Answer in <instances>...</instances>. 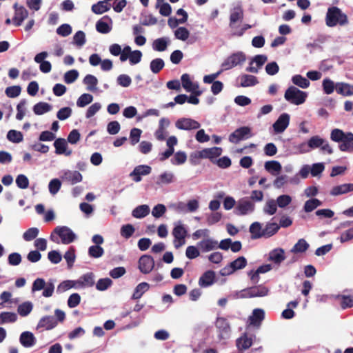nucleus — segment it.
<instances>
[{"mask_svg":"<svg viewBox=\"0 0 353 353\" xmlns=\"http://www.w3.org/2000/svg\"><path fill=\"white\" fill-rule=\"evenodd\" d=\"M330 139L332 141L340 143L339 148L342 152H353V133L344 132L342 130L335 128L331 131Z\"/></svg>","mask_w":353,"mask_h":353,"instance_id":"nucleus-1","label":"nucleus"},{"mask_svg":"<svg viewBox=\"0 0 353 353\" xmlns=\"http://www.w3.org/2000/svg\"><path fill=\"white\" fill-rule=\"evenodd\" d=\"M325 21L327 26L334 27L337 24L344 26L347 23L348 20L347 15L338 7L332 6L327 10Z\"/></svg>","mask_w":353,"mask_h":353,"instance_id":"nucleus-2","label":"nucleus"},{"mask_svg":"<svg viewBox=\"0 0 353 353\" xmlns=\"http://www.w3.org/2000/svg\"><path fill=\"white\" fill-rule=\"evenodd\" d=\"M284 97L286 101L292 104L301 105L305 101L307 93L294 86H290L285 90Z\"/></svg>","mask_w":353,"mask_h":353,"instance_id":"nucleus-3","label":"nucleus"},{"mask_svg":"<svg viewBox=\"0 0 353 353\" xmlns=\"http://www.w3.org/2000/svg\"><path fill=\"white\" fill-rule=\"evenodd\" d=\"M269 293V289L263 285H255L243 290L240 297L243 299L263 297Z\"/></svg>","mask_w":353,"mask_h":353,"instance_id":"nucleus-4","label":"nucleus"},{"mask_svg":"<svg viewBox=\"0 0 353 353\" xmlns=\"http://www.w3.org/2000/svg\"><path fill=\"white\" fill-rule=\"evenodd\" d=\"M246 59L245 54L242 52L233 53L229 56L222 63L223 70H230L238 65L242 64Z\"/></svg>","mask_w":353,"mask_h":353,"instance_id":"nucleus-5","label":"nucleus"},{"mask_svg":"<svg viewBox=\"0 0 353 353\" xmlns=\"http://www.w3.org/2000/svg\"><path fill=\"white\" fill-rule=\"evenodd\" d=\"M255 205L250 199L243 198L237 201L234 209V214L238 216H244L254 211Z\"/></svg>","mask_w":353,"mask_h":353,"instance_id":"nucleus-6","label":"nucleus"},{"mask_svg":"<svg viewBox=\"0 0 353 353\" xmlns=\"http://www.w3.org/2000/svg\"><path fill=\"white\" fill-rule=\"evenodd\" d=\"M252 137L251 128L248 126H243L237 128L229 136V141L233 143H238L241 140L248 139Z\"/></svg>","mask_w":353,"mask_h":353,"instance_id":"nucleus-7","label":"nucleus"},{"mask_svg":"<svg viewBox=\"0 0 353 353\" xmlns=\"http://www.w3.org/2000/svg\"><path fill=\"white\" fill-rule=\"evenodd\" d=\"M61 239L63 244H69L73 242L76 238L75 234L67 226H57L53 231Z\"/></svg>","mask_w":353,"mask_h":353,"instance_id":"nucleus-8","label":"nucleus"},{"mask_svg":"<svg viewBox=\"0 0 353 353\" xmlns=\"http://www.w3.org/2000/svg\"><path fill=\"white\" fill-rule=\"evenodd\" d=\"M247 265V260L244 256H239L236 260L232 261L228 266L223 268L221 271L222 275H228L234 272L244 268Z\"/></svg>","mask_w":353,"mask_h":353,"instance_id":"nucleus-9","label":"nucleus"},{"mask_svg":"<svg viewBox=\"0 0 353 353\" xmlns=\"http://www.w3.org/2000/svg\"><path fill=\"white\" fill-rule=\"evenodd\" d=\"M175 125L176 128L183 130H196L201 126L198 121L191 118H181L176 121Z\"/></svg>","mask_w":353,"mask_h":353,"instance_id":"nucleus-10","label":"nucleus"},{"mask_svg":"<svg viewBox=\"0 0 353 353\" xmlns=\"http://www.w3.org/2000/svg\"><path fill=\"white\" fill-rule=\"evenodd\" d=\"M154 267V259L150 255H143L139 260V269L143 274L150 273Z\"/></svg>","mask_w":353,"mask_h":353,"instance_id":"nucleus-11","label":"nucleus"},{"mask_svg":"<svg viewBox=\"0 0 353 353\" xmlns=\"http://www.w3.org/2000/svg\"><path fill=\"white\" fill-rule=\"evenodd\" d=\"M14 16L12 18L13 23L16 26L21 25L24 19L28 16V10L22 6H18L17 3L14 4Z\"/></svg>","mask_w":353,"mask_h":353,"instance_id":"nucleus-12","label":"nucleus"},{"mask_svg":"<svg viewBox=\"0 0 353 353\" xmlns=\"http://www.w3.org/2000/svg\"><path fill=\"white\" fill-rule=\"evenodd\" d=\"M152 168L147 165H140L134 168L133 171L130 174V176L135 182L141 181V176H145L150 174Z\"/></svg>","mask_w":353,"mask_h":353,"instance_id":"nucleus-13","label":"nucleus"},{"mask_svg":"<svg viewBox=\"0 0 353 353\" xmlns=\"http://www.w3.org/2000/svg\"><path fill=\"white\" fill-rule=\"evenodd\" d=\"M216 327L219 332L221 339L227 338L230 332V326L227 319L224 317H218L215 323Z\"/></svg>","mask_w":353,"mask_h":353,"instance_id":"nucleus-14","label":"nucleus"},{"mask_svg":"<svg viewBox=\"0 0 353 353\" xmlns=\"http://www.w3.org/2000/svg\"><path fill=\"white\" fill-rule=\"evenodd\" d=\"M268 57L264 54L256 55L253 59L250 62V65L246 68V71L252 73H257L258 68L267 61Z\"/></svg>","mask_w":353,"mask_h":353,"instance_id":"nucleus-15","label":"nucleus"},{"mask_svg":"<svg viewBox=\"0 0 353 353\" xmlns=\"http://www.w3.org/2000/svg\"><path fill=\"white\" fill-rule=\"evenodd\" d=\"M289 123L290 115L288 113H283L273 124L274 130L276 133H281L288 128Z\"/></svg>","mask_w":353,"mask_h":353,"instance_id":"nucleus-16","label":"nucleus"},{"mask_svg":"<svg viewBox=\"0 0 353 353\" xmlns=\"http://www.w3.org/2000/svg\"><path fill=\"white\" fill-rule=\"evenodd\" d=\"M95 275L93 272H90L81 275L77 280L79 289L91 288L94 285Z\"/></svg>","mask_w":353,"mask_h":353,"instance_id":"nucleus-17","label":"nucleus"},{"mask_svg":"<svg viewBox=\"0 0 353 353\" xmlns=\"http://www.w3.org/2000/svg\"><path fill=\"white\" fill-rule=\"evenodd\" d=\"M83 176L79 171H65L61 176V179L63 181L70 183L74 185L82 181Z\"/></svg>","mask_w":353,"mask_h":353,"instance_id":"nucleus-18","label":"nucleus"},{"mask_svg":"<svg viewBox=\"0 0 353 353\" xmlns=\"http://www.w3.org/2000/svg\"><path fill=\"white\" fill-rule=\"evenodd\" d=\"M57 325V321L53 316H45L42 317L37 326V329L44 328L46 330L53 329Z\"/></svg>","mask_w":353,"mask_h":353,"instance_id":"nucleus-19","label":"nucleus"},{"mask_svg":"<svg viewBox=\"0 0 353 353\" xmlns=\"http://www.w3.org/2000/svg\"><path fill=\"white\" fill-rule=\"evenodd\" d=\"M19 341L24 347H30L36 344L37 339L31 332L25 331L21 334Z\"/></svg>","mask_w":353,"mask_h":353,"instance_id":"nucleus-20","label":"nucleus"},{"mask_svg":"<svg viewBox=\"0 0 353 353\" xmlns=\"http://www.w3.org/2000/svg\"><path fill=\"white\" fill-rule=\"evenodd\" d=\"M243 10L241 6L234 7L230 13L229 19V26H232L233 24H236L238 22H241L243 19Z\"/></svg>","mask_w":353,"mask_h":353,"instance_id":"nucleus-21","label":"nucleus"},{"mask_svg":"<svg viewBox=\"0 0 353 353\" xmlns=\"http://www.w3.org/2000/svg\"><path fill=\"white\" fill-rule=\"evenodd\" d=\"M215 272L212 270H208L204 272L199 278V284L202 288L208 287L212 285L215 280Z\"/></svg>","mask_w":353,"mask_h":353,"instance_id":"nucleus-22","label":"nucleus"},{"mask_svg":"<svg viewBox=\"0 0 353 353\" xmlns=\"http://www.w3.org/2000/svg\"><path fill=\"white\" fill-rule=\"evenodd\" d=\"M197 245L203 252H207L218 248V242L211 239H206L199 241Z\"/></svg>","mask_w":353,"mask_h":353,"instance_id":"nucleus-23","label":"nucleus"},{"mask_svg":"<svg viewBox=\"0 0 353 353\" xmlns=\"http://www.w3.org/2000/svg\"><path fill=\"white\" fill-rule=\"evenodd\" d=\"M222 153V148L219 147H213L211 148H206L199 152V157L214 159L219 157Z\"/></svg>","mask_w":353,"mask_h":353,"instance_id":"nucleus-24","label":"nucleus"},{"mask_svg":"<svg viewBox=\"0 0 353 353\" xmlns=\"http://www.w3.org/2000/svg\"><path fill=\"white\" fill-rule=\"evenodd\" d=\"M264 318L265 312L263 310L256 308L253 310L252 315L250 316L249 319L251 325L259 327Z\"/></svg>","mask_w":353,"mask_h":353,"instance_id":"nucleus-25","label":"nucleus"},{"mask_svg":"<svg viewBox=\"0 0 353 353\" xmlns=\"http://www.w3.org/2000/svg\"><path fill=\"white\" fill-rule=\"evenodd\" d=\"M252 337H249L246 333H244L236 340V347L239 350H248L252 346Z\"/></svg>","mask_w":353,"mask_h":353,"instance_id":"nucleus-26","label":"nucleus"},{"mask_svg":"<svg viewBox=\"0 0 353 353\" xmlns=\"http://www.w3.org/2000/svg\"><path fill=\"white\" fill-rule=\"evenodd\" d=\"M352 191H353V183H345L333 187L330 191V194L339 196Z\"/></svg>","mask_w":353,"mask_h":353,"instance_id":"nucleus-27","label":"nucleus"},{"mask_svg":"<svg viewBox=\"0 0 353 353\" xmlns=\"http://www.w3.org/2000/svg\"><path fill=\"white\" fill-rule=\"evenodd\" d=\"M285 259L284 250L277 248L272 250L269 254L268 260L276 264H280Z\"/></svg>","mask_w":353,"mask_h":353,"instance_id":"nucleus-28","label":"nucleus"},{"mask_svg":"<svg viewBox=\"0 0 353 353\" xmlns=\"http://www.w3.org/2000/svg\"><path fill=\"white\" fill-rule=\"evenodd\" d=\"M54 146L55 148V152L57 154H65L67 156L71 154V151H66L67 149V142L63 138H59L55 140L54 142Z\"/></svg>","mask_w":353,"mask_h":353,"instance_id":"nucleus-29","label":"nucleus"},{"mask_svg":"<svg viewBox=\"0 0 353 353\" xmlns=\"http://www.w3.org/2000/svg\"><path fill=\"white\" fill-rule=\"evenodd\" d=\"M336 90L338 94L343 96L353 95V85L347 83H337L336 84Z\"/></svg>","mask_w":353,"mask_h":353,"instance_id":"nucleus-30","label":"nucleus"},{"mask_svg":"<svg viewBox=\"0 0 353 353\" xmlns=\"http://www.w3.org/2000/svg\"><path fill=\"white\" fill-rule=\"evenodd\" d=\"M110 9V4L108 2L103 1H100L95 4L92 6L91 10L92 11L97 14H101Z\"/></svg>","mask_w":353,"mask_h":353,"instance_id":"nucleus-31","label":"nucleus"},{"mask_svg":"<svg viewBox=\"0 0 353 353\" xmlns=\"http://www.w3.org/2000/svg\"><path fill=\"white\" fill-rule=\"evenodd\" d=\"M170 40L167 37H161L155 39L152 43V48L155 51H165L169 44Z\"/></svg>","mask_w":353,"mask_h":353,"instance_id":"nucleus-32","label":"nucleus"},{"mask_svg":"<svg viewBox=\"0 0 353 353\" xmlns=\"http://www.w3.org/2000/svg\"><path fill=\"white\" fill-rule=\"evenodd\" d=\"M83 83L87 85V90L95 92L97 90L98 79L92 74H87L83 79Z\"/></svg>","mask_w":353,"mask_h":353,"instance_id":"nucleus-33","label":"nucleus"},{"mask_svg":"<svg viewBox=\"0 0 353 353\" xmlns=\"http://www.w3.org/2000/svg\"><path fill=\"white\" fill-rule=\"evenodd\" d=\"M265 169L272 174L276 175L281 170L282 167L277 161H269L265 163Z\"/></svg>","mask_w":353,"mask_h":353,"instance_id":"nucleus-34","label":"nucleus"},{"mask_svg":"<svg viewBox=\"0 0 353 353\" xmlns=\"http://www.w3.org/2000/svg\"><path fill=\"white\" fill-rule=\"evenodd\" d=\"M150 213V208L147 205H141L135 208L132 215L137 219H141L146 216Z\"/></svg>","mask_w":353,"mask_h":353,"instance_id":"nucleus-35","label":"nucleus"},{"mask_svg":"<svg viewBox=\"0 0 353 353\" xmlns=\"http://www.w3.org/2000/svg\"><path fill=\"white\" fill-rule=\"evenodd\" d=\"M52 110V105L46 102H39L33 107V111L37 115H41Z\"/></svg>","mask_w":353,"mask_h":353,"instance_id":"nucleus-36","label":"nucleus"},{"mask_svg":"<svg viewBox=\"0 0 353 353\" xmlns=\"http://www.w3.org/2000/svg\"><path fill=\"white\" fill-rule=\"evenodd\" d=\"M259 83L257 78L253 75L243 74L241 76V86H254Z\"/></svg>","mask_w":353,"mask_h":353,"instance_id":"nucleus-37","label":"nucleus"},{"mask_svg":"<svg viewBox=\"0 0 353 353\" xmlns=\"http://www.w3.org/2000/svg\"><path fill=\"white\" fill-rule=\"evenodd\" d=\"M149 288H150L149 284L145 283V282H143V283H139L136 287V288H135V290L134 291V293L132 294V299H134V300L140 299L142 296V295L146 291L148 290Z\"/></svg>","mask_w":353,"mask_h":353,"instance_id":"nucleus-38","label":"nucleus"},{"mask_svg":"<svg viewBox=\"0 0 353 353\" xmlns=\"http://www.w3.org/2000/svg\"><path fill=\"white\" fill-rule=\"evenodd\" d=\"M263 212L268 215H273L276 212L277 210V205L276 203V201L274 199H268L264 207H263Z\"/></svg>","mask_w":353,"mask_h":353,"instance_id":"nucleus-39","label":"nucleus"},{"mask_svg":"<svg viewBox=\"0 0 353 353\" xmlns=\"http://www.w3.org/2000/svg\"><path fill=\"white\" fill-rule=\"evenodd\" d=\"M187 234V230L181 223L176 225L172 230V235L174 236V239H185Z\"/></svg>","mask_w":353,"mask_h":353,"instance_id":"nucleus-40","label":"nucleus"},{"mask_svg":"<svg viewBox=\"0 0 353 353\" xmlns=\"http://www.w3.org/2000/svg\"><path fill=\"white\" fill-rule=\"evenodd\" d=\"M250 232L252 234V239H259L264 236L263 230L261 231V225L259 222H254L251 224Z\"/></svg>","mask_w":353,"mask_h":353,"instance_id":"nucleus-41","label":"nucleus"},{"mask_svg":"<svg viewBox=\"0 0 353 353\" xmlns=\"http://www.w3.org/2000/svg\"><path fill=\"white\" fill-rule=\"evenodd\" d=\"M164 61L161 58H156L150 62V68L154 74L159 73L164 67Z\"/></svg>","mask_w":353,"mask_h":353,"instance_id":"nucleus-42","label":"nucleus"},{"mask_svg":"<svg viewBox=\"0 0 353 353\" xmlns=\"http://www.w3.org/2000/svg\"><path fill=\"white\" fill-rule=\"evenodd\" d=\"M17 316L15 313L3 312L0 314V325L6 323H14L17 321Z\"/></svg>","mask_w":353,"mask_h":353,"instance_id":"nucleus-43","label":"nucleus"},{"mask_svg":"<svg viewBox=\"0 0 353 353\" xmlns=\"http://www.w3.org/2000/svg\"><path fill=\"white\" fill-rule=\"evenodd\" d=\"M309 248V244L303 239H299L293 246L291 252L293 253H302L305 252Z\"/></svg>","mask_w":353,"mask_h":353,"instance_id":"nucleus-44","label":"nucleus"},{"mask_svg":"<svg viewBox=\"0 0 353 353\" xmlns=\"http://www.w3.org/2000/svg\"><path fill=\"white\" fill-rule=\"evenodd\" d=\"M23 134L20 131L15 130H9L7 134V139L12 143H20L23 141Z\"/></svg>","mask_w":353,"mask_h":353,"instance_id":"nucleus-45","label":"nucleus"},{"mask_svg":"<svg viewBox=\"0 0 353 353\" xmlns=\"http://www.w3.org/2000/svg\"><path fill=\"white\" fill-rule=\"evenodd\" d=\"M292 81L294 84L298 85L301 88H307L310 85L309 80L300 74L294 75L292 77Z\"/></svg>","mask_w":353,"mask_h":353,"instance_id":"nucleus-46","label":"nucleus"},{"mask_svg":"<svg viewBox=\"0 0 353 353\" xmlns=\"http://www.w3.org/2000/svg\"><path fill=\"white\" fill-rule=\"evenodd\" d=\"M322 202L317 199H311L307 200L304 205V210L306 212H310L317 207L321 205Z\"/></svg>","mask_w":353,"mask_h":353,"instance_id":"nucleus-47","label":"nucleus"},{"mask_svg":"<svg viewBox=\"0 0 353 353\" xmlns=\"http://www.w3.org/2000/svg\"><path fill=\"white\" fill-rule=\"evenodd\" d=\"M32 310V304L31 302L27 301L19 305L17 308V312L21 316H26L29 314Z\"/></svg>","mask_w":353,"mask_h":353,"instance_id":"nucleus-48","label":"nucleus"},{"mask_svg":"<svg viewBox=\"0 0 353 353\" xmlns=\"http://www.w3.org/2000/svg\"><path fill=\"white\" fill-rule=\"evenodd\" d=\"M280 229V226L276 223H268L263 230L264 236H271L276 234Z\"/></svg>","mask_w":353,"mask_h":353,"instance_id":"nucleus-49","label":"nucleus"},{"mask_svg":"<svg viewBox=\"0 0 353 353\" xmlns=\"http://www.w3.org/2000/svg\"><path fill=\"white\" fill-rule=\"evenodd\" d=\"M338 298L341 299V307L343 309L353 307V296L350 295H339Z\"/></svg>","mask_w":353,"mask_h":353,"instance_id":"nucleus-50","label":"nucleus"},{"mask_svg":"<svg viewBox=\"0 0 353 353\" xmlns=\"http://www.w3.org/2000/svg\"><path fill=\"white\" fill-rule=\"evenodd\" d=\"M174 181V174L170 172H163L159 175L157 184H169Z\"/></svg>","mask_w":353,"mask_h":353,"instance_id":"nucleus-51","label":"nucleus"},{"mask_svg":"<svg viewBox=\"0 0 353 353\" xmlns=\"http://www.w3.org/2000/svg\"><path fill=\"white\" fill-rule=\"evenodd\" d=\"M93 100V97L90 94L84 93L81 94L77 101L79 107L83 108L90 103Z\"/></svg>","mask_w":353,"mask_h":353,"instance_id":"nucleus-52","label":"nucleus"},{"mask_svg":"<svg viewBox=\"0 0 353 353\" xmlns=\"http://www.w3.org/2000/svg\"><path fill=\"white\" fill-rule=\"evenodd\" d=\"M323 143H325V139L319 136H314L308 140L307 145L312 149H315L320 148L321 145H323Z\"/></svg>","mask_w":353,"mask_h":353,"instance_id":"nucleus-53","label":"nucleus"},{"mask_svg":"<svg viewBox=\"0 0 353 353\" xmlns=\"http://www.w3.org/2000/svg\"><path fill=\"white\" fill-rule=\"evenodd\" d=\"M134 231H135V229L132 225L126 224V225H123L121 227L120 234H121V236H123V238L129 239L133 235Z\"/></svg>","mask_w":353,"mask_h":353,"instance_id":"nucleus-54","label":"nucleus"},{"mask_svg":"<svg viewBox=\"0 0 353 353\" xmlns=\"http://www.w3.org/2000/svg\"><path fill=\"white\" fill-rule=\"evenodd\" d=\"M104 250L100 245H92L88 249V254L92 258H99L103 256Z\"/></svg>","mask_w":353,"mask_h":353,"instance_id":"nucleus-55","label":"nucleus"},{"mask_svg":"<svg viewBox=\"0 0 353 353\" xmlns=\"http://www.w3.org/2000/svg\"><path fill=\"white\" fill-rule=\"evenodd\" d=\"M75 258V249L73 247H70L64 254V259L67 261L69 268L72 267Z\"/></svg>","mask_w":353,"mask_h":353,"instance_id":"nucleus-56","label":"nucleus"},{"mask_svg":"<svg viewBox=\"0 0 353 353\" xmlns=\"http://www.w3.org/2000/svg\"><path fill=\"white\" fill-rule=\"evenodd\" d=\"M276 203L279 208H283L292 202V197L287 194L280 195L277 197Z\"/></svg>","mask_w":353,"mask_h":353,"instance_id":"nucleus-57","label":"nucleus"},{"mask_svg":"<svg viewBox=\"0 0 353 353\" xmlns=\"http://www.w3.org/2000/svg\"><path fill=\"white\" fill-rule=\"evenodd\" d=\"M112 284V281L109 278L100 279L96 284V288L99 291H104L110 287Z\"/></svg>","mask_w":353,"mask_h":353,"instance_id":"nucleus-58","label":"nucleus"},{"mask_svg":"<svg viewBox=\"0 0 353 353\" xmlns=\"http://www.w3.org/2000/svg\"><path fill=\"white\" fill-rule=\"evenodd\" d=\"M322 85L323 91L326 94H332L334 92V88L336 89V85H334V81L327 78L323 81Z\"/></svg>","mask_w":353,"mask_h":353,"instance_id":"nucleus-59","label":"nucleus"},{"mask_svg":"<svg viewBox=\"0 0 353 353\" xmlns=\"http://www.w3.org/2000/svg\"><path fill=\"white\" fill-rule=\"evenodd\" d=\"M174 35L176 39L181 41H185L190 36V32L185 27H179L175 30Z\"/></svg>","mask_w":353,"mask_h":353,"instance_id":"nucleus-60","label":"nucleus"},{"mask_svg":"<svg viewBox=\"0 0 353 353\" xmlns=\"http://www.w3.org/2000/svg\"><path fill=\"white\" fill-rule=\"evenodd\" d=\"M79 77V72L76 70H71L66 72L64 74V81L67 84H70L76 81Z\"/></svg>","mask_w":353,"mask_h":353,"instance_id":"nucleus-61","label":"nucleus"},{"mask_svg":"<svg viewBox=\"0 0 353 353\" xmlns=\"http://www.w3.org/2000/svg\"><path fill=\"white\" fill-rule=\"evenodd\" d=\"M96 29L97 32L101 34H108L112 28L106 22L100 19L96 23Z\"/></svg>","mask_w":353,"mask_h":353,"instance_id":"nucleus-62","label":"nucleus"},{"mask_svg":"<svg viewBox=\"0 0 353 353\" xmlns=\"http://www.w3.org/2000/svg\"><path fill=\"white\" fill-rule=\"evenodd\" d=\"M74 43L77 46L81 47L85 43V34L81 31H77L73 37Z\"/></svg>","mask_w":353,"mask_h":353,"instance_id":"nucleus-63","label":"nucleus"},{"mask_svg":"<svg viewBox=\"0 0 353 353\" xmlns=\"http://www.w3.org/2000/svg\"><path fill=\"white\" fill-rule=\"evenodd\" d=\"M187 155L184 152L179 151L174 154L172 163L174 165H181L186 161Z\"/></svg>","mask_w":353,"mask_h":353,"instance_id":"nucleus-64","label":"nucleus"}]
</instances>
